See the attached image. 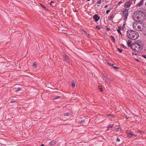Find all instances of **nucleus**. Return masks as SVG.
<instances>
[{"label":"nucleus","instance_id":"nucleus-19","mask_svg":"<svg viewBox=\"0 0 146 146\" xmlns=\"http://www.w3.org/2000/svg\"><path fill=\"white\" fill-rule=\"evenodd\" d=\"M22 88H18L16 90H15V92H16L18 91H21L22 90Z\"/></svg>","mask_w":146,"mask_h":146},{"label":"nucleus","instance_id":"nucleus-45","mask_svg":"<svg viewBox=\"0 0 146 146\" xmlns=\"http://www.w3.org/2000/svg\"><path fill=\"white\" fill-rule=\"evenodd\" d=\"M90 0H88V1H89Z\"/></svg>","mask_w":146,"mask_h":146},{"label":"nucleus","instance_id":"nucleus-13","mask_svg":"<svg viewBox=\"0 0 146 146\" xmlns=\"http://www.w3.org/2000/svg\"><path fill=\"white\" fill-rule=\"evenodd\" d=\"M113 124H110L108 126V128L107 129V131L109 130L110 129V128H111L113 126Z\"/></svg>","mask_w":146,"mask_h":146},{"label":"nucleus","instance_id":"nucleus-27","mask_svg":"<svg viewBox=\"0 0 146 146\" xmlns=\"http://www.w3.org/2000/svg\"><path fill=\"white\" fill-rule=\"evenodd\" d=\"M121 129L119 128H117V130H115V129H113V130H115L116 131H119Z\"/></svg>","mask_w":146,"mask_h":146},{"label":"nucleus","instance_id":"nucleus-23","mask_svg":"<svg viewBox=\"0 0 146 146\" xmlns=\"http://www.w3.org/2000/svg\"><path fill=\"white\" fill-rule=\"evenodd\" d=\"M117 50H118V51L120 52V53H121L122 52V49L119 48H117Z\"/></svg>","mask_w":146,"mask_h":146},{"label":"nucleus","instance_id":"nucleus-20","mask_svg":"<svg viewBox=\"0 0 146 146\" xmlns=\"http://www.w3.org/2000/svg\"><path fill=\"white\" fill-rule=\"evenodd\" d=\"M33 66L35 68H36L37 67L36 63V62H34Z\"/></svg>","mask_w":146,"mask_h":146},{"label":"nucleus","instance_id":"nucleus-17","mask_svg":"<svg viewBox=\"0 0 146 146\" xmlns=\"http://www.w3.org/2000/svg\"><path fill=\"white\" fill-rule=\"evenodd\" d=\"M111 38L112 40L113 43H114L115 41V37L113 36H111Z\"/></svg>","mask_w":146,"mask_h":146},{"label":"nucleus","instance_id":"nucleus-14","mask_svg":"<svg viewBox=\"0 0 146 146\" xmlns=\"http://www.w3.org/2000/svg\"><path fill=\"white\" fill-rule=\"evenodd\" d=\"M127 43L129 46H130L131 48L132 44H131V41L128 40L127 42Z\"/></svg>","mask_w":146,"mask_h":146},{"label":"nucleus","instance_id":"nucleus-47","mask_svg":"<svg viewBox=\"0 0 146 146\" xmlns=\"http://www.w3.org/2000/svg\"><path fill=\"white\" fill-rule=\"evenodd\" d=\"M2 146V145H1V146Z\"/></svg>","mask_w":146,"mask_h":146},{"label":"nucleus","instance_id":"nucleus-24","mask_svg":"<svg viewBox=\"0 0 146 146\" xmlns=\"http://www.w3.org/2000/svg\"><path fill=\"white\" fill-rule=\"evenodd\" d=\"M102 2V0H98L97 2V3L98 4H100Z\"/></svg>","mask_w":146,"mask_h":146},{"label":"nucleus","instance_id":"nucleus-10","mask_svg":"<svg viewBox=\"0 0 146 146\" xmlns=\"http://www.w3.org/2000/svg\"><path fill=\"white\" fill-rule=\"evenodd\" d=\"M130 4L129 2L125 3L124 5V6L126 8H128L130 6Z\"/></svg>","mask_w":146,"mask_h":146},{"label":"nucleus","instance_id":"nucleus-26","mask_svg":"<svg viewBox=\"0 0 146 146\" xmlns=\"http://www.w3.org/2000/svg\"><path fill=\"white\" fill-rule=\"evenodd\" d=\"M70 115V113H67L64 114L65 116H69Z\"/></svg>","mask_w":146,"mask_h":146},{"label":"nucleus","instance_id":"nucleus-30","mask_svg":"<svg viewBox=\"0 0 146 146\" xmlns=\"http://www.w3.org/2000/svg\"><path fill=\"white\" fill-rule=\"evenodd\" d=\"M59 98V96H57L55 98H54V99H58V98Z\"/></svg>","mask_w":146,"mask_h":146},{"label":"nucleus","instance_id":"nucleus-37","mask_svg":"<svg viewBox=\"0 0 146 146\" xmlns=\"http://www.w3.org/2000/svg\"><path fill=\"white\" fill-rule=\"evenodd\" d=\"M107 30L108 31H109L110 30V28H107Z\"/></svg>","mask_w":146,"mask_h":146},{"label":"nucleus","instance_id":"nucleus-16","mask_svg":"<svg viewBox=\"0 0 146 146\" xmlns=\"http://www.w3.org/2000/svg\"><path fill=\"white\" fill-rule=\"evenodd\" d=\"M50 143L52 145H55L56 144V142L54 141H52L50 142Z\"/></svg>","mask_w":146,"mask_h":146},{"label":"nucleus","instance_id":"nucleus-1","mask_svg":"<svg viewBox=\"0 0 146 146\" xmlns=\"http://www.w3.org/2000/svg\"><path fill=\"white\" fill-rule=\"evenodd\" d=\"M132 17L135 21L142 22L145 19V15L143 12L138 11L134 12L132 15Z\"/></svg>","mask_w":146,"mask_h":146},{"label":"nucleus","instance_id":"nucleus-46","mask_svg":"<svg viewBox=\"0 0 146 146\" xmlns=\"http://www.w3.org/2000/svg\"><path fill=\"white\" fill-rule=\"evenodd\" d=\"M97 6H99V5H97Z\"/></svg>","mask_w":146,"mask_h":146},{"label":"nucleus","instance_id":"nucleus-9","mask_svg":"<svg viewBox=\"0 0 146 146\" xmlns=\"http://www.w3.org/2000/svg\"><path fill=\"white\" fill-rule=\"evenodd\" d=\"M127 137L131 138V137H136V135H135L131 133H129L127 135Z\"/></svg>","mask_w":146,"mask_h":146},{"label":"nucleus","instance_id":"nucleus-7","mask_svg":"<svg viewBox=\"0 0 146 146\" xmlns=\"http://www.w3.org/2000/svg\"><path fill=\"white\" fill-rule=\"evenodd\" d=\"M93 18L95 22H96L99 20L100 17L98 15H95L93 17Z\"/></svg>","mask_w":146,"mask_h":146},{"label":"nucleus","instance_id":"nucleus-12","mask_svg":"<svg viewBox=\"0 0 146 146\" xmlns=\"http://www.w3.org/2000/svg\"><path fill=\"white\" fill-rule=\"evenodd\" d=\"M50 4L51 6L54 7L56 5V2L54 1H51L50 3Z\"/></svg>","mask_w":146,"mask_h":146},{"label":"nucleus","instance_id":"nucleus-3","mask_svg":"<svg viewBox=\"0 0 146 146\" xmlns=\"http://www.w3.org/2000/svg\"><path fill=\"white\" fill-rule=\"evenodd\" d=\"M140 22L136 21L134 22L133 24V28L135 30L142 31L143 29V25L139 23Z\"/></svg>","mask_w":146,"mask_h":146},{"label":"nucleus","instance_id":"nucleus-42","mask_svg":"<svg viewBox=\"0 0 146 146\" xmlns=\"http://www.w3.org/2000/svg\"><path fill=\"white\" fill-rule=\"evenodd\" d=\"M113 65H114V64H111V66H113Z\"/></svg>","mask_w":146,"mask_h":146},{"label":"nucleus","instance_id":"nucleus-32","mask_svg":"<svg viewBox=\"0 0 146 146\" xmlns=\"http://www.w3.org/2000/svg\"><path fill=\"white\" fill-rule=\"evenodd\" d=\"M117 141H118V142H119L120 141V139H119L118 138H117Z\"/></svg>","mask_w":146,"mask_h":146},{"label":"nucleus","instance_id":"nucleus-25","mask_svg":"<svg viewBox=\"0 0 146 146\" xmlns=\"http://www.w3.org/2000/svg\"><path fill=\"white\" fill-rule=\"evenodd\" d=\"M106 116H110L112 117H114V116H113L112 115H111V114L106 115Z\"/></svg>","mask_w":146,"mask_h":146},{"label":"nucleus","instance_id":"nucleus-31","mask_svg":"<svg viewBox=\"0 0 146 146\" xmlns=\"http://www.w3.org/2000/svg\"><path fill=\"white\" fill-rule=\"evenodd\" d=\"M85 121L84 120H82L80 121V123H84Z\"/></svg>","mask_w":146,"mask_h":146},{"label":"nucleus","instance_id":"nucleus-11","mask_svg":"<svg viewBox=\"0 0 146 146\" xmlns=\"http://www.w3.org/2000/svg\"><path fill=\"white\" fill-rule=\"evenodd\" d=\"M144 0H141L140 2L137 5V7H139L141 6L143 3Z\"/></svg>","mask_w":146,"mask_h":146},{"label":"nucleus","instance_id":"nucleus-36","mask_svg":"<svg viewBox=\"0 0 146 146\" xmlns=\"http://www.w3.org/2000/svg\"><path fill=\"white\" fill-rule=\"evenodd\" d=\"M41 5L42 6V7L44 8H45V9H46V7L44 6V5H42V4H41Z\"/></svg>","mask_w":146,"mask_h":146},{"label":"nucleus","instance_id":"nucleus-6","mask_svg":"<svg viewBox=\"0 0 146 146\" xmlns=\"http://www.w3.org/2000/svg\"><path fill=\"white\" fill-rule=\"evenodd\" d=\"M104 77L107 78V80H106L105 79H104L105 81L106 82H108V80L110 81V83H111V82L113 80V78L110 77V78H109L108 76L106 74H105L104 75Z\"/></svg>","mask_w":146,"mask_h":146},{"label":"nucleus","instance_id":"nucleus-33","mask_svg":"<svg viewBox=\"0 0 146 146\" xmlns=\"http://www.w3.org/2000/svg\"><path fill=\"white\" fill-rule=\"evenodd\" d=\"M113 68H114L115 69H118L119 68L117 67H116V66H113Z\"/></svg>","mask_w":146,"mask_h":146},{"label":"nucleus","instance_id":"nucleus-8","mask_svg":"<svg viewBox=\"0 0 146 146\" xmlns=\"http://www.w3.org/2000/svg\"><path fill=\"white\" fill-rule=\"evenodd\" d=\"M63 56L64 59L67 62H68L69 61V59L68 56L65 54L63 55Z\"/></svg>","mask_w":146,"mask_h":146},{"label":"nucleus","instance_id":"nucleus-40","mask_svg":"<svg viewBox=\"0 0 146 146\" xmlns=\"http://www.w3.org/2000/svg\"><path fill=\"white\" fill-rule=\"evenodd\" d=\"M75 11L76 12H77L78 11L77 10H75Z\"/></svg>","mask_w":146,"mask_h":146},{"label":"nucleus","instance_id":"nucleus-28","mask_svg":"<svg viewBox=\"0 0 146 146\" xmlns=\"http://www.w3.org/2000/svg\"><path fill=\"white\" fill-rule=\"evenodd\" d=\"M16 101L15 100L13 99L11 100V102L13 103L15 102Z\"/></svg>","mask_w":146,"mask_h":146},{"label":"nucleus","instance_id":"nucleus-22","mask_svg":"<svg viewBox=\"0 0 146 146\" xmlns=\"http://www.w3.org/2000/svg\"><path fill=\"white\" fill-rule=\"evenodd\" d=\"M121 30V29L119 27L118 28V29H117V32H118L120 34H121V32H120V30Z\"/></svg>","mask_w":146,"mask_h":146},{"label":"nucleus","instance_id":"nucleus-38","mask_svg":"<svg viewBox=\"0 0 146 146\" xmlns=\"http://www.w3.org/2000/svg\"><path fill=\"white\" fill-rule=\"evenodd\" d=\"M139 133H140V134H142V132L140 131H139L138 132Z\"/></svg>","mask_w":146,"mask_h":146},{"label":"nucleus","instance_id":"nucleus-18","mask_svg":"<svg viewBox=\"0 0 146 146\" xmlns=\"http://www.w3.org/2000/svg\"><path fill=\"white\" fill-rule=\"evenodd\" d=\"M75 84L74 82L73 81H72V86L73 88H74L75 86Z\"/></svg>","mask_w":146,"mask_h":146},{"label":"nucleus","instance_id":"nucleus-34","mask_svg":"<svg viewBox=\"0 0 146 146\" xmlns=\"http://www.w3.org/2000/svg\"><path fill=\"white\" fill-rule=\"evenodd\" d=\"M142 57L146 59V55H143Z\"/></svg>","mask_w":146,"mask_h":146},{"label":"nucleus","instance_id":"nucleus-21","mask_svg":"<svg viewBox=\"0 0 146 146\" xmlns=\"http://www.w3.org/2000/svg\"><path fill=\"white\" fill-rule=\"evenodd\" d=\"M99 90L100 91V92L102 91V87L101 86H99Z\"/></svg>","mask_w":146,"mask_h":146},{"label":"nucleus","instance_id":"nucleus-44","mask_svg":"<svg viewBox=\"0 0 146 146\" xmlns=\"http://www.w3.org/2000/svg\"><path fill=\"white\" fill-rule=\"evenodd\" d=\"M145 5H146V2H145Z\"/></svg>","mask_w":146,"mask_h":146},{"label":"nucleus","instance_id":"nucleus-2","mask_svg":"<svg viewBox=\"0 0 146 146\" xmlns=\"http://www.w3.org/2000/svg\"><path fill=\"white\" fill-rule=\"evenodd\" d=\"M126 35L129 38L133 40L137 39L139 36V35L137 32L131 30H128L127 31Z\"/></svg>","mask_w":146,"mask_h":146},{"label":"nucleus","instance_id":"nucleus-41","mask_svg":"<svg viewBox=\"0 0 146 146\" xmlns=\"http://www.w3.org/2000/svg\"><path fill=\"white\" fill-rule=\"evenodd\" d=\"M41 146H44V145L43 144H42Z\"/></svg>","mask_w":146,"mask_h":146},{"label":"nucleus","instance_id":"nucleus-5","mask_svg":"<svg viewBox=\"0 0 146 146\" xmlns=\"http://www.w3.org/2000/svg\"><path fill=\"white\" fill-rule=\"evenodd\" d=\"M129 9H126L123 11V14L124 17V20L126 21L127 19V17L128 15Z\"/></svg>","mask_w":146,"mask_h":146},{"label":"nucleus","instance_id":"nucleus-15","mask_svg":"<svg viewBox=\"0 0 146 146\" xmlns=\"http://www.w3.org/2000/svg\"><path fill=\"white\" fill-rule=\"evenodd\" d=\"M114 17V16L113 15H112L108 17V19L109 20L111 21L113 18Z\"/></svg>","mask_w":146,"mask_h":146},{"label":"nucleus","instance_id":"nucleus-35","mask_svg":"<svg viewBox=\"0 0 146 146\" xmlns=\"http://www.w3.org/2000/svg\"><path fill=\"white\" fill-rule=\"evenodd\" d=\"M96 28L98 29H100V27H99L98 26H96Z\"/></svg>","mask_w":146,"mask_h":146},{"label":"nucleus","instance_id":"nucleus-43","mask_svg":"<svg viewBox=\"0 0 146 146\" xmlns=\"http://www.w3.org/2000/svg\"><path fill=\"white\" fill-rule=\"evenodd\" d=\"M126 117L127 119L128 118V117H127V116H126Z\"/></svg>","mask_w":146,"mask_h":146},{"label":"nucleus","instance_id":"nucleus-4","mask_svg":"<svg viewBox=\"0 0 146 146\" xmlns=\"http://www.w3.org/2000/svg\"><path fill=\"white\" fill-rule=\"evenodd\" d=\"M131 48L133 50L138 52L142 50V47L139 43L136 42L132 44Z\"/></svg>","mask_w":146,"mask_h":146},{"label":"nucleus","instance_id":"nucleus-29","mask_svg":"<svg viewBox=\"0 0 146 146\" xmlns=\"http://www.w3.org/2000/svg\"><path fill=\"white\" fill-rule=\"evenodd\" d=\"M110 11V10H107L106 11V14H108L109 13Z\"/></svg>","mask_w":146,"mask_h":146},{"label":"nucleus","instance_id":"nucleus-39","mask_svg":"<svg viewBox=\"0 0 146 146\" xmlns=\"http://www.w3.org/2000/svg\"><path fill=\"white\" fill-rule=\"evenodd\" d=\"M108 7V5H106L105 7H104V8H107V7Z\"/></svg>","mask_w":146,"mask_h":146}]
</instances>
